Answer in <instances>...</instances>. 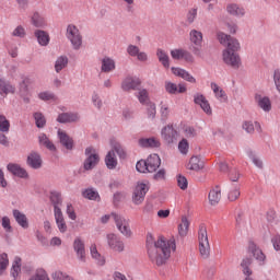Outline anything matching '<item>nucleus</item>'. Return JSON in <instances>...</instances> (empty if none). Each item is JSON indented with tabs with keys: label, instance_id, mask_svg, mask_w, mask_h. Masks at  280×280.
<instances>
[{
	"label": "nucleus",
	"instance_id": "de8ad7c7",
	"mask_svg": "<svg viewBox=\"0 0 280 280\" xmlns=\"http://www.w3.org/2000/svg\"><path fill=\"white\" fill-rule=\"evenodd\" d=\"M10 265V260L8 259V254L3 253L0 255V275H3V271Z\"/></svg>",
	"mask_w": 280,
	"mask_h": 280
},
{
	"label": "nucleus",
	"instance_id": "09e8293b",
	"mask_svg": "<svg viewBox=\"0 0 280 280\" xmlns=\"http://www.w3.org/2000/svg\"><path fill=\"white\" fill-rule=\"evenodd\" d=\"M34 118H35V124L37 128H44L45 124H47L45 116H43L40 113H35Z\"/></svg>",
	"mask_w": 280,
	"mask_h": 280
},
{
	"label": "nucleus",
	"instance_id": "f3484780",
	"mask_svg": "<svg viewBox=\"0 0 280 280\" xmlns=\"http://www.w3.org/2000/svg\"><path fill=\"white\" fill-rule=\"evenodd\" d=\"M171 71L173 75H176L177 78H182V80H186V82H190V84H196V78H194V75L187 72V70L173 67Z\"/></svg>",
	"mask_w": 280,
	"mask_h": 280
},
{
	"label": "nucleus",
	"instance_id": "0e129e2a",
	"mask_svg": "<svg viewBox=\"0 0 280 280\" xmlns=\"http://www.w3.org/2000/svg\"><path fill=\"white\" fill-rule=\"evenodd\" d=\"M127 54H129V56L137 57L139 54V48L135 45H129L127 47Z\"/></svg>",
	"mask_w": 280,
	"mask_h": 280
},
{
	"label": "nucleus",
	"instance_id": "b1692460",
	"mask_svg": "<svg viewBox=\"0 0 280 280\" xmlns=\"http://www.w3.org/2000/svg\"><path fill=\"white\" fill-rule=\"evenodd\" d=\"M138 143L140 148H161V141L156 138H141Z\"/></svg>",
	"mask_w": 280,
	"mask_h": 280
},
{
	"label": "nucleus",
	"instance_id": "c03bdc74",
	"mask_svg": "<svg viewBox=\"0 0 280 280\" xmlns=\"http://www.w3.org/2000/svg\"><path fill=\"white\" fill-rule=\"evenodd\" d=\"M0 132H10V120L4 115H0Z\"/></svg>",
	"mask_w": 280,
	"mask_h": 280
},
{
	"label": "nucleus",
	"instance_id": "5fc2aeb1",
	"mask_svg": "<svg viewBox=\"0 0 280 280\" xmlns=\"http://www.w3.org/2000/svg\"><path fill=\"white\" fill-rule=\"evenodd\" d=\"M178 150L180 154H187V152H189V142L187 141V139H183L179 141Z\"/></svg>",
	"mask_w": 280,
	"mask_h": 280
},
{
	"label": "nucleus",
	"instance_id": "58836bf2",
	"mask_svg": "<svg viewBox=\"0 0 280 280\" xmlns=\"http://www.w3.org/2000/svg\"><path fill=\"white\" fill-rule=\"evenodd\" d=\"M67 65H69V59L66 56L59 57L55 62V71L60 73V71H62Z\"/></svg>",
	"mask_w": 280,
	"mask_h": 280
},
{
	"label": "nucleus",
	"instance_id": "c9c22d12",
	"mask_svg": "<svg viewBox=\"0 0 280 280\" xmlns=\"http://www.w3.org/2000/svg\"><path fill=\"white\" fill-rule=\"evenodd\" d=\"M189 36L190 43H192V45H196L197 47H200V45H202V32L191 30Z\"/></svg>",
	"mask_w": 280,
	"mask_h": 280
},
{
	"label": "nucleus",
	"instance_id": "e2e57ef3",
	"mask_svg": "<svg viewBox=\"0 0 280 280\" xmlns=\"http://www.w3.org/2000/svg\"><path fill=\"white\" fill-rule=\"evenodd\" d=\"M250 160H252V163L256 165V167H259V168L264 167V162L261 161V159H259V156L252 154Z\"/></svg>",
	"mask_w": 280,
	"mask_h": 280
},
{
	"label": "nucleus",
	"instance_id": "79ce46f5",
	"mask_svg": "<svg viewBox=\"0 0 280 280\" xmlns=\"http://www.w3.org/2000/svg\"><path fill=\"white\" fill-rule=\"evenodd\" d=\"M138 100H139L140 104H143L144 106L152 103V102H150V97L148 95V90H140L138 93Z\"/></svg>",
	"mask_w": 280,
	"mask_h": 280
},
{
	"label": "nucleus",
	"instance_id": "f8f14e48",
	"mask_svg": "<svg viewBox=\"0 0 280 280\" xmlns=\"http://www.w3.org/2000/svg\"><path fill=\"white\" fill-rule=\"evenodd\" d=\"M73 249L77 254V257L79 259V261H86V249L84 246V241H82V238L77 237L73 242Z\"/></svg>",
	"mask_w": 280,
	"mask_h": 280
},
{
	"label": "nucleus",
	"instance_id": "a211bd4d",
	"mask_svg": "<svg viewBox=\"0 0 280 280\" xmlns=\"http://www.w3.org/2000/svg\"><path fill=\"white\" fill-rule=\"evenodd\" d=\"M205 161L198 155L191 156L187 164V170H190L192 172H200V170H202Z\"/></svg>",
	"mask_w": 280,
	"mask_h": 280
},
{
	"label": "nucleus",
	"instance_id": "774afa93",
	"mask_svg": "<svg viewBox=\"0 0 280 280\" xmlns=\"http://www.w3.org/2000/svg\"><path fill=\"white\" fill-rule=\"evenodd\" d=\"M92 102H93L94 106H96V108H102V100L100 98V96L97 94H93Z\"/></svg>",
	"mask_w": 280,
	"mask_h": 280
},
{
	"label": "nucleus",
	"instance_id": "c85d7f7f",
	"mask_svg": "<svg viewBox=\"0 0 280 280\" xmlns=\"http://www.w3.org/2000/svg\"><path fill=\"white\" fill-rule=\"evenodd\" d=\"M226 11L232 16H244V14H246V11H244V8L235 3L228 4Z\"/></svg>",
	"mask_w": 280,
	"mask_h": 280
},
{
	"label": "nucleus",
	"instance_id": "4c0bfd02",
	"mask_svg": "<svg viewBox=\"0 0 280 280\" xmlns=\"http://www.w3.org/2000/svg\"><path fill=\"white\" fill-rule=\"evenodd\" d=\"M257 102H258L259 108L265 110V113H270V110L272 109V103H270V98H268V97H258Z\"/></svg>",
	"mask_w": 280,
	"mask_h": 280
},
{
	"label": "nucleus",
	"instance_id": "39448f33",
	"mask_svg": "<svg viewBox=\"0 0 280 280\" xmlns=\"http://www.w3.org/2000/svg\"><path fill=\"white\" fill-rule=\"evenodd\" d=\"M112 220H114L116 229L121 233V235L125 237H132V230H130V221L128 219L113 212Z\"/></svg>",
	"mask_w": 280,
	"mask_h": 280
},
{
	"label": "nucleus",
	"instance_id": "69168bd1",
	"mask_svg": "<svg viewBox=\"0 0 280 280\" xmlns=\"http://www.w3.org/2000/svg\"><path fill=\"white\" fill-rule=\"evenodd\" d=\"M2 226L5 231H12V225H10V218L3 217L2 218Z\"/></svg>",
	"mask_w": 280,
	"mask_h": 280
},
{
	"label": "nucleus",
	"instance_id": "338daca9",
	"mask_svg": "<svg viewBox=\"0 0 280 280\" xmlns=\"http://www.w3.org/2000/svg\"><path fill=\"white\" fill-rule=\"evenodd\" d=\"M275 250H280V235H276L271 240Z\"/></svg>",
	"mask_w": 280,
	"mask_h": 280
},
{
	"label": "nucleus",
	"instance_id": "ddd939ff",
	"mask_svg": "<svg viewBox=\"0 0 280 280\" xmlns=\"http://www.w3.org/2000/svg\"><path fill=\"white\" fill-rule=\"evenodd\" d=\"M208 200L211 207L220 205V201L222 200V188L218 185L212 187L208 194Z\"/></svg>",
	"mask_w": 280,
	"mask_h": 280
},
{
	"label": "nucleus",
	"instance_id": "423d86ee",
	"mask_svg": "<svg viewBox=\"0 0 280 280\" xmlns=\"http://www.w3.org/2000/svg\"><path fill=\"white\" fill-rule=\"evenodd\" d=\"M66 36L68 40H70L72 48L78 50L82 47V33H80V30L78 26L73 24H69L67 26Z\"/></svg>",
	"mask_w": 280,
	"mask_h": 280
},
{
	"label": "nucleus",
	"instance_id": "f257e3e1",
	"mask_svg": "<svg viewBox=\"0 0 280 280\" xmlns=\"http://www.w3.org/2000/svg\"><path fill=\"white\" fill-rule=\"evenodd\" d=\"M148 257L153 266H165L172 257V250H176V241L160 237L154 241L152 233L147 234Z\"/></svg>",
	"mask_w": 280,
	"mask_h": 280
},
{
	"label": "nucleus",
	"instance_id": "7ed1b4c3",
	"mask_svg": "<svg viewBox=\"0 0 280 280\" xmlns=\"http://www.w3.org/2000/svg\"><path fill=\"white\" fill-rule=\"evenodd\" d=\"M148 191H150V182L147 179L137 182L131 191V202L136 207H141L145 201V196H148Z\"/></svg>",
	"mask_w": 280,
	"mask_h": 280
},
{
	"label": "nucleus",
	"instance_id": "9d476101",
	"mask_svg": "<svg viewBox=\"0 0 280 280\" xmlns=\"http://www.w3.org/2000/svg\"><path fill=\"white\" fill-rule=\"evenodd\" d=\"M164 89L168 95H178V93H187V86L185 84L173 83L172 81H165Z\"/></svg>",
	"mask_w": 280,
	"mask_h": 280
},
{
	"label": "nucleus",
	"instance_id": "0eeeda50",
	"mask_svg": "<svg viewBox=\"0 0 280 280\" xmlns=\"http://www.w3.org/2000/svg\"><path fill=\"white\" fill-rule=\"evenodd\" d=\"M85 156L86 159L83 163V170L89 172L100 163V154L95 149H93V147H89L85 149Z\"/></svg>",
	"mask_w": 280,
	"mask_h": 280
},
{
	"label": "nucleus",
	"instance_id": "ea45409f",
	"mask_svg": "<svg viewBox=\"0 0 280 280\" xmlns=\"http://www.w3.org/2000/svg\"><path fill=\"white\" fill-rule=\"evenodd\" d=\"M39 143H40V145H45V148L50 150V152L56 151V145H54V143L51 141H49V138H47V136L45 133H42L39 136Z\"/></svg>",
	"mask_w": 280,
	"mask_h": 280
},
{
	"label": "nucleus",
	"instance_id": "a19ab883",
	"mask_svg": "<svg viewBox=\"0 0 280 280\" xmlns=\"http://www.w3.org/2000/svg\"><path fill=\"white\" fill-rule=\"evenodd\" d=\"M50 201L54 205V211L56 213V208L60 209V205H62V197H60L59 192H51L50 194Z\"/></svg>",
	"mask_w": 280,
	"mask_h": 280
},
{
	"label": "nucleus",
	"instance_id": "dca6fc26",
	"mask_svg": "<svg viewBox=\"0 0 280 280\" xmlns=\"http://www.w3.org/2000/svg\"><path fill=\"white\" fill-rule=\"evenodd\" d=\"M161 135L162 139H164L166 143H174V141H176V137H178V132L170 125L162 129Z\"/></svg>",
	"mask_w": 280,
	"mask_h": 280
},
{
	"label": "nucleus",
	"instance_id": "f704fd0d",
	"mask_svg": "<svg viewBox=\"0 0 280 280\" xmlns=\"http://www.w3.org/2000/svg\"><path fill=\"white\" fill-rule=\"evenodd\" d=\"M211 89H212L217 100H219V102H226V92H224V90H222V88H220L215 83H211Z\"/></svg>",
	"mask_w": 280,
	"mask_h": 280
},
{
	"label": "nucleus",
	"instance_id": "a18cd8bd",
	"mask_svg": "<svg viewBox=\"0 0 280 280\" xmlns=\"http://www.w3.org/2000/svg\"><path fill=\"white\" fill-rule=\"evenodd\" d=\"M136 170L140 173V174H150L149 168H148V162L145 160H140L137 164H136Z\"/></svg>",
	"mask_w": 280,
	"mask_h": 280
},
{
	"label": "nucleus",
	"instance_id": "473e14b6",
	"mask_svg": "<svg viewBox=\"0 0 280 280\" xmlns=\"http://www.w3.org/2000/svg\"><path fill=\"white\" fill-rule=\"evenodd\" d=\"M243 130L248 132L249 135H253L255 130H257V132H261V125L257 121H245L243 122Z\"/></svg>",
	"mask_w": 280,
	"mask_h": 280
},
{
	"label": "nucleus",
	"instance_id": "9b49d317",
	"mask_svg": "<svg viewBox=\"0 0 280 280\" xmlns=\"http://www.w3.org/2000/svg\"><path fill=\"white\" fill-rule=\"evenodd\" d=\"M16 93V86L8 81L5 78H0V95L1 97H8V95H14Z\"/></svg>",
	"mask_w": 280,
	"mask_h": 280
},
{
	"label": "nucleus",
	"instance_id": "393cba45",
	"mask_svg": "<svg viewBox=\"0 0 280 280\" xmlns=\"http://www.w3.org/2000/svg\"><path fill=\"white\" fill-rule=\"evenodd\" d=\"M79 119L80 116L75 113H63L58 116L57 121H59V124H71L73 121H78Z\"/></svg>",
	"mask_w": 280,
	"mask_h": 280
},
{
	"label": "nucleus",
	"instance_id": "3c124183",
	"mask_svg": "<svg viewBox=\"0 0 280 280\" xmlns=\"http://www.w3.org/2000/svg\"><path fill=\"white\" fill-rule=\"evenodd\" d=\"M160 113L162 119H167V117H170V105L167 103L162 102L160 105Z\"/></svg>",
	"mask_w": 280,
	"mask_h": 280
},
{
	"label": "nucleus",
	"instance_id": "412c9836",
	"mask_svg": "<svg viewBox=\"0 0 280 280\" xmlns=\"http://www.w3.org/2000/svg\"><path fill=\"white\" fill-rule=\"evenodd\" d=\"M55 220L60 233H67V223L60 208L55 209Z\"/></svg>",
	"mask_w": 280,
	"mask_h": 280
},
{
	"label": "nucleus",
	"instance_id": "052dcab7",
	"mask_svg": "<svg viewBox=\"0 0 280 280\" xmlns=\"http://www.w3.org/2000/svg\"><path fill=\"white\" fill-rule=\"evenodd\" d=\"M12 36H18V38H24V36H25V28L23 26H18L13 31Z\"/></svg>",
	"mask_w": 280,
	"mask_h": 280
},
{
	"label": "nucleus",
	"instance_id": "7c9ffc66",
	"mask_svg": "<svg viewBox=\"0 0 280 280\" xmlns=\"http://www.w3.org/2000/svg\"><path fill=\"white\" fill-rule=\"evenodd\" d=\"M101 70L104 73H110V71H115V60H113L110 57L103 58Z\"/></svg>",
	"mask_w": 280,
	"mask_h": 280
},
{
	"label": "nucleus",
	"instance_id": "6e6552de",
	"mask_svg": "<svg viewBox=\"0 0 280 280\" xmlns=\"http://www.w3.org/2000/svg\"><path fill=\"white\" fill-rule=\"evenodd\" d=\"M107 246L114 253H124L126 245L119 235L115 233H109L106 235Z\"/></svg>",
	"mask_w": 280,
	"mask_h": 280
},
{
	"label": "nucleus",
	"instance_id": "2eb2a0df",
	"mask_svg": "<svg viewBox=\"0 0 280 280\" xmlns=\"http://www.w3.org/2000/svg\"><path fill=\"white\" fill-rule=\"evenodd\" d=\"M194 102L195 104L200 106V108L203 110V113H206V115H212L213 110L211 109V105L209 104V101H207V97H205V95L196 94L194 96Z\"/></svg>",
	"mask_w": 280,
	"mask_h": 280
},
{
	"label": "nucleus",
	"instance_id": "6ab92c4d",
	"mask_svg": "<svg viewBox=\"0 0 280 280\" xmlns=\"http://www.w3.org/2000/svg\"><path fill=\"white\" fill-rule=\"evenodd\" d=\"M160 165L161 158L159 154H152L147 159V167L149 168V174H152L155 170H159Z\"/></svg>",
	"mask_w": 280,
	"mask_h": 280
},
{
	"label": "nucleus",
	"instance_id": "aec40b11",
	"mask_svg": "<svg viewBox=\"0 0 280 280\" xmlns=\"http://www.w3.org/2000/svg\"><path fill=\"white\" fill-rule=\"evenodd\" d=\"M27 165H30V167H33V170L40 168V165H43V159H40V154L36 152H31L27 156Z\"/></svg>",
	"mask_w": 280,
	"mask_h": 280
},
{
	"label": "nucleus",
	"instance_id": "1a4fd4ad",
	"mask_svg": "<svg viewBox=\"0 0 280 280\" xmlns=\"http://www.w3.org/2000/svg\"><path fill=\"white\" fill-rule=\"evenodd\" d=\"M141 86V79L138 77H127L121 82V89L122 91H137Z\"/></svg>",
	"mask_w": 280,
	"mask_h": 280
},
{
	"label": "nucleus",
	"instance_id": "680f3d73",
	"mask_svg": "<svg viewBox=\"0 0 280 280\" xmlns=\"http://www.w3.org/2000/svg\"><path fill=\"white\" fill-rule=\"evenodd\" d=\"M184 135L188 139L191 137H196V129H194L192 127L186 126L184 127Z\"/></svg>",
	"mask_w": 280,
	"mask_h": 280
},
{
	"label": "nucleus",
	"instance_id": "13d9d810",
	"mask_svg": "<svg viewBox=\"0 0 280 280\" xmlns=\"http://www.w3.org/2000/svg\"><path fill=\"white\" fill-rule=\"evenodd\" d=\"M185 50L183 49H174L171 51V56L174 60H183V55Z\"/></svg>",
	"mask_w": 280,
	"mask_h": 280
},
{
	"label": "nucleus",
	"instance_id": "8fccbe9b",
	"mask_svg": "<svg viewBox=\"0 0 280 280\" xmlns=\"http://www.w3.org/2000/svg\"><path fill=\"white\" fill-rule=\"evenodd\" d=\"M83 198H88V200H97L100 198V194L93 189H86L83 191Z\"/></svg>",
	"mask_w": 280,
	"mask_h": 280
},
{
	"label": "nucleus",
	"instance_id": "cd10ccee",
	"mask_svg": "<svg viewBox=\"0 0 280 280\" xmlns=\"http://www.w3.org/2000/svg\"><path fill=\"white\" fill-rule=\"evenodd\" d=\"M7 170L13 176H27V171H25V168L21 167L19 164L10 163L7 166Z\"/></svg>",
	"mask_w": 280,
	"mask_h": 280
},
{
	"label": "nucleus",
	"instance_id": "37998d69",
	"mask_svg": "<svg viewBox=\"0 0 280 280\" xmlns=\"http://www.w3.org/2000/svg\"><path fill=\"white\" fill-rule=\"evenodd\" d=\"M32 23L35 27H43L45 25V18L39 13H34L32 16Z\"/></svg>",
	"mask_w": 280,
	"mask_h": 280
},
{
	"label": "nucleus",
	"instance_id": "4468645a",
	"mask_svg": "<svg viewBox=\"0 0 280 280\" xmlns=\"http://www.w3.org/2000/svg\"><path fill=\"white\" fill-rule=\"evenodd\" d=\"M231 180L234 184H232L230 187V190L228 192V200H230V202H235V200H237V198H240L241 196L240 184L237 183V180H240V177L234 176Z\"/></svg>",
	"mask_w": 280,
	"mask_h": 280
},
{
	"label": "nucleus",
	"instance_id": "c756f323",
	"mask_svg": "<svg viewBox=\"0 0 280 280\" xmlns=\"http://www.w3.org/2000/svg\"><path fill=\"white\" fill-rule=\"evenodd\" d=\"M105 165L108 170H115L117 167V155H115V150H112L105 156Z\"/></svg>",
	"mask_w": 280,
	"mask_h": 280
},
{
	"label": "nucleus",
	"instance_id": "20e7f679",
	"mask_svg": "<svg viewBox=\"0 0 280 280\" xmlns=\"http://www.w3.org/2000/svg\"><path fill=\"white\" fill-rule=\"evenodd\" d=\"M199 253L202 259H209L211 255V245L209 244V235L207 234V226L200 225L198 231Z\"/></svg>",
	"mask_w": 280,
	"mask_h": 280
},
{
	"label": "nucleus",
	"instance_id": "864d4df0",
	"mask_svg": "<svg viewBox=\"0 0 280 280\" xmlns=\"http://www.w3.org/2000/svg\"><path fill=\"white\" fill-rule=\"evenodd\" d=\"M177 186L179 187V189L185 191L187 189V187H189V180H187V177H185V176H178L177 177Z\"/></svg>",
	"mask_w": 280,
	"mask_h": 280
},
{
	"label": "nucleus",
	"instance_id": "49530a36",
	"mask_svg": "<svg viewBox=\"0 0 280 280\" xmlns=\"http://www.w3.org/2000/svg\"><path fill=\"white\" fill-rule=\"evenodd\" d=\"M147 116L149 119H154L156 117V104L148 103L147 105Z\"/></svg>",
	"mask_w": 280,
	"mask_h": 280
},
{
	"label": "nucleus",
	"instance_id": "4d7b16f0",
	"mask_svg": "<svg viewBox=\"0 0 280 280\" xmlns=\"http://www.w3.org/2000/svg\"><path fill=\"white\" fill-rule=\"evenodd\" d=\"M196 16H198V9H190L186 16L187 23H194V21H196Z\"/></svg>",
	"mask_w": 280,
	"mask_h": 280
},
{
	"label": "nucleus",
	"instance_id": "2f4dec72",
	"mask_svg": "<svg viewBox=\"0 0 280 280\" xmlns=\"http://www.w3.org/2000/svg\"><path fill=\"white\" fill-rule=\"evenodd\" d=\"M156 56H158V60H159V62H161L162 67H164V69H170V56L167 55V52H165V50L159 48L156 50Z\"/></svg>",
	"mask_w": 280,
	"mask_h": 280
},
{
	"label": "nucleus",
	"instance_id": "e433bc0d",
	"mask_svg": "<svg viewBox=\"0 0 280 280\" xmlns=\"http://www.w3.org/2000/svg\"><path fill=\"white\" fill-rule=\"evenodd\" d=\"M255 259H257V261H260V265H264V261H266V255H264V252L260 250L259 247H257V245L252 244L249 246Z\"/></svg>",
	"mask_w": 280,
	"mask_h": 280
},
{
	"label": "nucleus",
	"instance_id": "bb28decb",
	"mask_svg": "<svg viewBox=\"0 0 280 280\" xmlns=\"http://www.w3.org/2000/svg\"><path fill=\"white\" fill-rule=\"evenodd\" d=\"M35 37L37 38V43L42 47H47V45H49V40H50L49 33L37 30L35 31Z\"/></svg>",
	"mask_w": 280,
	"mask_h": 280
},
{
	"label": "nucleus",
	"instance_id": "a878e982",
	"mask_svg": "<svg viewBox=\"0 0 280 280\" xmlns=\"http://www.w3.org/2000/svg\"><path fill=\"white\" fill-rule=\"evenodd\" d=\"M13 217L15 219V222H18V224L22 226V229H30V222L27 221V217L23 212L19 210H13Z\"/></svg>",
	"mask_w": 280,
	"mask_h": 280
},
{
	"label": "nucleus",
	"instance_id": "72a5a7b5",
	"mask_svg": "<svg viewBox=\"0 0 280 280\" xmlns=\"http://www.w3.org/2000/svg\"><path fill=\"white\" fill-rule=\"evenodd\" d=\"M189 219L187 217H182L180 223L178 224V234L185 237L189 233Z\"/></svg>",
	"mask_w": 280,
	"mask_h": 280
},
{
	"label": "nucleus",
	"instance_id": "4be33fe9",
	"mask_svg": "<svg viewBox=\"0 0 280 280\" xmlns=\"http://www.w3.org/2000/svg\"><path fill=\"white\" fill-rule=\"evenodd\" d=\"M90 255L92 259L96 261L97 266H104L106 264V258L102 254H100V252L97 250V245L92 244L90 246Z\"/></svg>",
	"mask_w": 280,
	"mask_h": 280
},
{
	"label": "nucleus",
	"instance_id": "6e6d98bb",
	"mask_svg": "<svg viewBox=\"0 0 280 280\" xmlns=\"http://www.w3.org/2000/svg\"><path fill=\"white\" fill-rule=\"evenodd\" d=\"M39 100H43L44 102H49L50 100H56V95L51 92H40L38 94Z\"/></svg>",
	"mask_w": 280,
	"mask_h": 280
},
{
	"label": "nucleus",
	"instance_id": "603ef678",
	"mask_svg": "<svg viewBox=\"0 0 280 280\" xmlns=\"http://www.w3.org/2000/svg\"><path fill=\"white\" fill-rule=\"evenodd\" d=\"M51 277L54 280H73V278L62 271H55Z\"/></svg>",
	"mask_w": 280,
	"mask_h": 280
},
{
	"label": "nucleus",
	"instance_id": "bf43d9fd",
	"mask_svg": "<svg viewBox=\"0 0 280 280\" xmlns=\"http://www.w3.org/2000/svg\"><path fill=\"white\" fill-rule=\"evenodd\" d=\"M67 214L70 220H75L78 217L75 215V210L73 209V205L67 203Z\"/></svg>",
	"mask_w": 280,
	"mask_h": 280
},
{
	"label": "nucleus",
	"instance_id": "f03ea898",
	"mask_svg": "<svg viewBox=\"0 0 280 280\" xmlns=\"http://www.w3.org/2000/svg\"><path fill=\"white\" fill-rule=\"evenodd\" d=\"M218 40L221 45L228 46L222 54L223 62L228 65V67H232V69H240L242 67V58H240V42L222 32L217 33Z\"/></svg>",
	"mask_w": 280,
	"mask_h": 280
},
{
	"label": "nucleus",
	"instance_id": "5701e85b",
	"mask_svg": "<svg viewBox=\"0 0 280 280\" xmlns=\"http://www.w3.org/2000/svg\"><path fill=\"white\" fill-rule=\"evenodd\" d=\"M58 137L61 145L66 148L67 150H72L73 149V139L67 135V132L62 131L61 129L58 130Z\"/></svg>",
	"mask_w": 280,
	"mask_h": 280
}]
</instances>
